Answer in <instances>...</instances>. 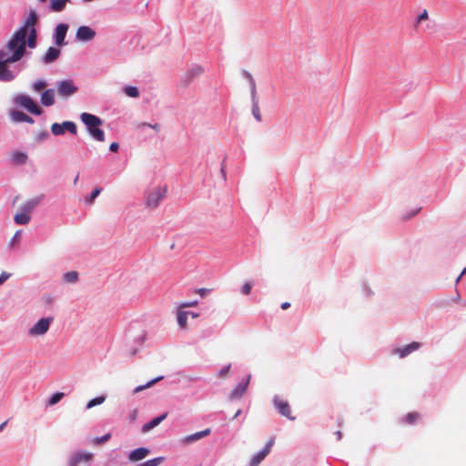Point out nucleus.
I'll list each match as a JSON object with an SVG mask.
<instances>
[{
  "label": "nucleus",
  "instance_id": "1",
  "mask_svg": "<svg viewBox=\"0 0 466 466\" xmlns=\"http://www.w3.org/2000/svg\"><path fill=\"white\" fill-rule=\"evenodd\" d=\"M38 22V15L35 10H30L23 25L13 34L5 45V50L9 58L13 61H19L25 54V47L36 46L37 33L35 25Z\"/></svg>",
  "mask_w": 466,
  "mask_h": 466
},
{
  "label": "nucleus",
  "instance_id": "2",
  "mask_svg": "<svg viewBox=\"0 0 466 466\" xmlns=\"http://www.w3.org/2000/svg\"><path fill=\"white\" fill-rule=\"evenodd\" d=\"M80 119L86 127L87 132L95 140L99 142L105 141V133L100 128V126L103 124V121L100 117L85 112L80 115Z\"/></svg>",
  "mask_w": 466,
  "mask_h": 466
},
{
  "label": "nucleus",
  "instance_id": "3",
  "mask_svg": "<svg viewBox=\"0 0 466 466\" xmlns=\"http://www.w3.org/2000/svg\"><path fill=\"white\" fill-rule=\"evenodd\" d=\"M15 63L9 58V54L5 50H0V80L8 82L14 79V74L8 69L9 64Z\"/></svg>",
  "mask_w": 466,
  "mask_h": 466
},
{
  "label": "nucleus",
  "instance_id": "4",
  "mask_svg": "<svg viewBox=\"0 0 466 466\" xmlns=\"http://www.w3.org/2000/svg\"><path fill=\"white\" fill-rule=\"evenodd\" d=\"M15 103L24 107L31 114L40 116L43 113L41 107L37 106L35 102L27 95H19L15 96Z\"/></svg>",
  "mask_w": 466,
  "mask_h": 466
},
{
  "label": "nucleus",
  "instance_id": "5",
  "mask_svg": "<svg viewBox=\"0 0 466 466\" xmlns=\"http://www.w3.org/2000/svg\"><path fill=\"white\" fill-rule=\"evenodd\" d=\"M57 93L62 97H69L76 94L78 90L77 86L72 80H63L56 84Z\"/></svg>",
  "mask_w": 466,
  "mask_h": 466
},
{
  "label": "nucleus",
  "instance_id": "6",
  "mask_svg": "<svg viewBox=\"0 0 466 466\" xmlns=\"http://www.w3.org/2000/svg\"><path fill=\"white\" fill-rule=\"evenodd\" d=\"M52 322V317L42 318L32 328H30L28 333L32 336H42L47 332Z\"/></svg>",
  "mask_w": 466,
  "mask_h": 466
},
{
  "label": "nucleus",
  "instance_id": "7",
  "mask_svg": "<svg viewBox=\"0 0 466 466\" xmlns=\"http://www.w3.org/2000/svg\"><path fill=\"white\" fill-rule=\"evenodd\" d=\"M273 403L280 415L290 420H295V417L291 415V407L288 400H285L279 396H275L273 398Z\"/></svg>",
  "mask_w": 466,
  "mask_h": 466
},
{
  "label": "nucleus",
  "instance_id": "8",
  "mask_svg": "<svg viewBox=\"0 0 466 466\" xmlns=\"http://www.w3.org/2000/svg\"><path fill=\"white\" fill-rule=\"evenodd\" d=\"M166 188L164 187H157L152 192H150L147 196V204L150 208L157 207L158 203L162 198H164L166 195Z\"/></svg>",
  "mask_w": 466,
  "mask_h": 466
},
{
  "label": "nucleus",
  "instance_id": "9",
  "mask_svg": "<svg viewBox=\"0 0 466 466\" xmlns=\"http://www.w3.org/2000/svg\"><path fill=\"white\" fill-rule=\"evenodd\" d=\"M93 460L91 452L79 451L75 453L68 461V466H78L80 463H89Z\"/></svg>",
  "mask_w": 466,
  "mask_h": 466
},
{
  "label": "nucleus",
  "instance_id": "10",
  "mask_svg": "<svg viewBox=\"0 0 466 466\" xmlns=\"http://www.w3.org/2000/svg\"><path fill=\"white\" fill-rule=\"evenodd\" d=\"M68 30V25L66 24H58L56 27L55 32V42L56 45L58 46H62L66 45L65 37L66 35V32Z\"/></svg>",
  "mask_w": 466,
  "mask_h": 466
},
{
  "label": "nucleus",
  "instance_id": "11",
  "mask_svg": "<svg viewBox=\"0 0 466 466\" xmlns=\"http://www.w3.org/2000/svg\"><path fill=\"white\" fill-rule=\"evenodd\" d=\"M96 35L95 31L86 25L78 27L76 31V38L81 41H90Z\"/></svg>",
  "mask_w": 466,
  "mask_h": 466
},
{
  "label": "nucleus",
  "instance_id": "12",
  "mask_svg": "<svg viewBox=\"0 0 466 466\" xmlns=\"http://www.w3.org/2000/svg\"><path fill=\"white\" fill-rule=\"evenodd\" d=\"M420 347V344L419 342H411L410 344L406 345L403 348H397L394 349L393 352L395 354H398L400 358H405L411 352L419 350Z\"/></svg>",
  "mask_w": 466,
  "mask_h": 466
},
{
  "label": "nucleus",
  "instance_id": "13",
  "mask_svg": "<svg viewBox=\"0 0 466 466\" xmlns=\"http://www.w3.org/2000/svg\"><path fill=\"white\" fill-rule=\"evenodd\" d=\"M43 198L44 195H41L27 200L21 206V211L29 215V213L41 202Z\"/></svg>",
  "mask_w": 466,
  "mask_h": 466
},
{
  "label": "nucleus",
  "instance_id": "14",
  "mask_svg": "<svg viewBox=\"0 0 466 466\" xmlns=\"http://www.w3.org/2000/svg\"><path fill=\"white\" fill-rule=\"evenodd\" d=\"M209 434H210V429H206L204 431H198V432H196V433H193V434L184 437L182 441L185 444H189V443L195 442V441L200 440L201 438L206 437Z\"/></svg>",
  "mask_w": 466,
  "mask_h": 466
},
{
  "label": "nucleus",
  "instance_id": "15",
  "mask_svg": "<svg viewBox=\"0 0 466 466\" xmlns=\"http://www.w3.org/2000/svg\"><path fill=\"white\" fill-rule=\"evenodd\" d=\"M41 104L45 106H51L55 104V90L46 89L41 95Z\"/></svg>",
  "mask_w": 466,
  "mask_h": 466
},
{
  "label": "nucleus",
  "instance_id": "16",
  "mask_svg": "<svg viewBox=\"0 0 466 466\" xmlns=\"http://www.w3.org/2000/svg\"><path fill=\"white\" fill-rule=\"evenodd\" d=\"M148 453L149 451L147 448H137L129 453L128 459L131 461H137L146 458Z\"/></svg>",
  "mask_w": 466,
  "mask_h": 466
},
{
  "label": "nucleus",
  "instance_id": "17",
  "mask_svg": "<svg viewBox=\"0 0 466 466\" xmlns=\"http://www.w3.org/2000/svg\"><path fill=\"white\" fill-rule=\"evenodd\" d=\"M60 50L56 47H49L46 54L43 57V61L46 64H51L56 61L60 56Z\"/></svg>",
  "mask_w": 466,
  "mask_h": 466
},
{
  "label": "nucleus",
  "instance_id": "18",
  "mask_svg": "<svg viewBox=\"0 0 466 466\" xmlns=\"http://www.w3.org/2000/svg\"><path fill=\"white\" fill-rule=\"evenodd\" d=\"M250 376L247 379V380L243 383H238L235 389L232 390L230 398L238 399L240 398L246 391L248 384L249 382Z\"/></svg>",
  "mask_w": 466,
  "mask_h": 466
},
{
  "label": "nucleus",
  "instance_id": "19",
  "mask_svg": "<svg viewBox=\"0 0 466 466\" xmlns=\"http://www.w3.org/2000/svg\"><path fill=\"white\" fill-rule=\"evenodd\" d=\"M167 414L164 413L161 416L154 418L149 422L144 424L142 427L143 432H147V431H151L152 429H154L155 427H157V425H159L167 418Z\"/></svg>",
  "mask_w": 466,
  "mask_h": 466
},
{
  "label": "nucleus",
  "instance_id": "20",
  "mask_svg": "<svg viewBox=\"0 0 466 466\" xmlns=\"http://www.w3.org/2000/svg\"><path fill=\"white\" fill-rule=\"evenodd\" d=\"M11 117L15 122H26V123H29V124H33L34 123V120H33L32 117H30L29 116H27L24 112L18 111V110L12 111L11 112Z\"/></svg>",
  "mask_w": 466,
  "mask_h": 466
},
{
  "label": "nucleus",
  "instance_id": "21",
  "mask_svg": "<svg viewBox=\"0 0 466 466\" xmlns=\"http://www.w3.org/2000/svg\"><path fill=\"white\" fill-rule=\"evenodd\" d=\"M68 2L69 0H50V9L53 12H61Z\"/></svg>",
  "mask_w": 466,
  "mask_h": 466
},
{
  "label": "nucleus",
  "instance_id": "22",
  "mask_svg": "<svg viewBox=\"0 0 466 466\" xmlns=\"http://www.w3.org/2000/svg\"><path fill=\"white\" fill-rule=\"evenodd\" d=\"M420 419V415L417 411L409 412L405 417L402 419V422L406 424H414Z\"/></svg>",
  "mask_w": 466,
  "mask_h": 466
},
{
  "label": "nucleus",
  "instance_id": "23",
  "mask_svg": "<svg viewBox=\"0 0 466 466\" xmlns=\"http://www.w3.org/2000/svg\"><path fill=\"white\" fill-rule=\"evenodd\" d=\"M14 220L18 225H26L30 221V216L23 211L16 213Z\"/></svg>",
  "mask_w": 466,
  "mask_h": 466
},
{
  "label": "nucleus",
  "instance_id": "24",
  "mask_svg": "<svg viewBox=\"0 0 466 466\" xmlns=\"http://www.w3.org/2000/svg\"><path fill=\"white\" fill-rule=\"evenodd\" d=\"M268 454L263 451H260L259 452H258L256 455H254L249 462V466H258L259 463L265 459V457L267 456Z\"/></svg>",
  "mask_w": 466,
  "mask_h": 466
},
{
  "label": "nucleus",
  "instance_id": "25",
  "mask_svg": "<svg viewBox=\"0 0 466 466\" xmlns=\"http://www.w3.org/2000/svg\"><path fill=\"white\" fill-rule=\"evenodd\" d=\"M189 312L187 311H178L177 312V323L180 326L181 329L187 328V316Z\"/></svg>",
  "mask_w": 466,
  "mask_h": 466
},
{
  "label": "nucleus",
  "instance_id": "26",
  "mask_svg": "<svg viewBox=\"0 0 466 466\" xmlns=\"http://www.w3.org/2000/svg\"><path fill=\"white\" fill-rule=\"evenodd\" d=\"M162 379H163V377H162V376H160V377H157V378H156V379H154V380H150L149 382H147V384H145V385L137 386V387L134 390L133 393H138V392H140V391H142V390H146V389H147V388H149V387L153 386L155 383H157V381L161 380Z\"/></svg>",
  "mask_w": 466,
  "mask_h": 466
},
{
  "label": "nucleus",
  "instance_id": "27",
  "mask_svg": "<svg viewBox=\"0 0 466 466\" xmlns=\"http://www.w3.org/2000/svg\"><path fill=\"white\" fill-rule=\"evenodd\" d=\"M62 126L64 127V131L66 130V131L70 132L73 135H76L77 133L76 126L72 121H64L62 123Z\"/></svg>",
  "mask_w": 466,
  "mask_h": 466
},
{
  "label": "nucleus",
  "instance_id": "28",
  "mask_svg": "<svg viewBox=\"0 0 466 466\" xmlns=\"http://www.w3.org/2000/svg\"><path fill=\"white\" fill-rule=\"evenodd\" d=\"M102 192L101 187H95L93 191L91 192L90 196L86 198V202L89 205H92L96 199V197L100 195Z\"/></svg>",
  "mask_w": 466,
  "mask_h": 466
},
{
  "label": "nucleus",
  "instance_id": "29",
  "mask_svg": "<svg viewBox=\"0 0 466 466\" xmlns=\"http://www.w3.org/2000/svg\"><path fill=\"white\" fill-rule=\"evenodd\" d=\"M78 279V273L76 271H69L64 274V280L68 283H75Z\"/></svg>",
  "mask_w": 466,
  "mask_h": 466
},
{
  "label": "nucleus",
  "instance_id": "30",
  "mask_svg": "<svg viewBox=\"0 0 466 466\" xmlns=\"http://www.w3.org/2000/svg\"><path fill=\"white\" fill-rule=\"evenodd\" d=\"M27 159V156L23 152H16L13 155V160L15 164H24Z\"/></svg>",
  "mask_w": 466,
  "mask_h": 466
},
{
  "label": "nucleus",
  "instance_id": "31",
  "mask_svg": "<svg viewBox=\"0 0 466 466\" xmlns=\"http://www.w3.org/2000/svg\"><path fill=\"white\" fill-rule=\"evenodd\" d=\"M105 400H106L105 396H99V397L94 398L87 402L86 408L91 409L96 405H100L105 401Z\"/></svg>",
  "mask_w": 466,
  "mask_h": 466
},
{
  "label": "nucleus",
  "instance_id": "32",
  "mask_svg": "<svg viewBox=\"0 0 466 466\" xmlns=\"http://www.w3.org/2000/svg\"><path fill=\"white\" fill-rule=\"evenodd\" d=\"M164 461V458L163 457H157V458H154L152 460H148L141 464H139L138 466H157L159 465L162 461Z\"/></svg>",
  "mask_w": 466,
  "mask_h": 466
},
{
  "label": "nucleus",
  "instance_id": "33",
  "mask_svg": "<svg viewBox=\"0 0 466 466\" xmlns=\"http://www.w3.org/2000/svg\"><path fill=\"white\" fill-rule=\"evenodd\" d=\"M51 131L55 136H61L65 133L62 124L58 123L52 124Z\"/></svg>",
  "mask_w": 466,
  "mask_h": 466
},
{
  "label": "nucleus",
  "instance_id": "34",
  "mask_svg": "<svg viewBox=\"0 0 466 466\" xmlns=\"http://www.w3.org/2000/svg\"><path fill=\"white\" fill-rule=\"evenodd\" d=\"M64 397V393L63 392H56L48 400V405L49 406H53L55 404H56L57 402H59L61 400V399Z\"/></svg>",
  "mask_w": 466,
  "mask_h": 466
},
{
  "label": "nucleus",
  "instance_id": "35",
  "mask_svg": "<svg viewBox=\"0 0 466 466\" xmlns=\"http://www.w3.org/2000/svg\"><path fill=\"white\" fill-rule=\"evenodd\" d=\"M125 93L130 97H137L139 93L137 87L127 86L125 88Z\"/></svg>",
  "mask_w": 466,
  "mask_h": 466
},
{
  "label": "nucleus",
  "instance_id": "36",
  "mask_svg": "<svg viewBox=\"0 0 466 466\" xmlns=\"http://www.w3.org/2000/svg\"><path fill=\"white\" fill-rule=\"evenodd\" d=\"M203 72V68L199 66H197L188 72V76L190 78H193L195 76H200Z\"/></svg>",
  "mask_w": 466,
  "mask_h": 466
},
{
  "label": "nucleus",
  "instance_id": "37",
  "mask_svg": "<svg viewBox=\"0 0 466 466\" xmlns=\"http://www.w3.org/2000/svg\"><path fill=\"white\" fill-rule=\"evenodd\" d=\"M46 86H47V83L45 80L39 79L35 82L34 89L35 91H41V90L45 89L46 87Z\"/></svg>",
  "mask_w": 466,
  "mask_h": 466
},
{
  "label": "nucleus",
  "instance_id": "38",
  "mask_svg": "<svg viewBox=\"0 0 466 466\" xmlns=\"http://www.w3.org/2000/svg\"><path fill=\"white\" fill-rule=\"evenodd\" d=\"M252 114L257 121H258V122L261 121V114H260L258 105L257 103H255L252 106Z\"/></svg>",
  "mask_w": 466,
  "mask_h": 466
},
{
  "label": "nucleus",
  "instance_id": "39",
  "mask_svg": "<svg viewBox=\"0 0 466 466\" xmlns=\"http://www.w3.org/2000/svg\"><path fill=\"white\" fill-rule=\"evenodd\" d=\"M111 435L110 433H107L100 438H96L94 440V443L95 444H101V443H104L106 441H107L109 439H110Z\"/></svg>",
  "mask_w": 466,
  "mask_h": 466
},
{
  "label": "nucleus",
  "instance_id": "40",
  "mask_svg": "<svg viewBox=\"0 0 466 466\" xmlns=\"http://www.w3.org/2000/svg\"><path fill=\"white\" fill-rule=\"evenodd\" d=\"M251 289H252V286L250 283L247 282L245 283L242 288H241V291L243 294L245 295H248L251 291Z\"/></svg>",
  "mask_w": 466,
  "mask_h": 466
},
{
  "label": "nucleus",
  "instance_id": "41",
  "mask_svg": "<svg viewBox=\"0 0 466 466\" xmlns=\"http://www.w3.org/2000/svg\"><path fill=\"white\" fill-rule=\"evenodd\" d=\"M229 370H230V364L224 367L223 369H221L220 371L218 372V376L220 378L226 377L228 374Z\"/></svg>",
  "mask_w": 466,
  "mask_h": 466
},
{
  "label": "nucleus",
  "instance_id": "42",
  "mask_svg": "<svg viewBox=\"0 0 466 466\" xmlns=\"http://www.w3.org/2000/svg\"><path fill=\"white\" fill-rule=\"evenodd\" d=\"M273 444H274V439H270L262 451H265L267 454H268Z\"/></svg>",
  "mask_w": 466,
  "mask_h": 466
},
{
  "label": "nucleus",
  "instance_id": "43",
  "mask_svg": "<svg viewBox=\"0 0 466 466\" xmlns=\"http://www.w3.org/2000/svg\"><path fill=\"white\" fill-rule=\"evenodd\" d=\"M428 19V12L427 10H424L419 16H418V23L421 22L422 20Z\"/></svg>",
  "mask_w": 466,
  "mask_h": 466
},
{
  "label": "nucleus",
  "instance_id": "44",
  "mask_svg": "<svg viewBox=\"0 0 466 466\" xmlns=\"http://www.w3.org/2000/svg\"><path fill=\"white\" fill-rule=\"evenodd\" d=\"M118 148H119V145H118V143H116V142H113V143H111V144H110V146H109V149H110L112 152H117Z\"/></svg>",
  "mask_w": 466,
  "mask_h": 466
},
{
  "label": "nucleus",
  "instance_id": "45",
  "mask_svg": "<svg viewBox=\"0 0 466 466\" xmlns=\"http://www.w3.org/2000/svg\"><path fill=\"white\" fill-rule=\"evenodd\" d=\"M9 277H10V274L3 272L0 275V285H2Z\"/></svg>",
  "mask_w": 466,
  "mask_h": 466
},
{
  "label": "nucleus",
  "instance_id": "46",
  "mask_svg": "<svg viewBox=\"0 0 466 466\" xmlns=\"http://www.w3.org/2000/svg\"><path fill=\"white\" fill-rule=\"evenodd\" d=\"M197 292H198V294H199L201 297H204V296L207 294L208 289H198L197 290Z\"/></svg>",
  "mask_w": 466,
  "mask_h": 466
},
{
  "label": "nucleus",
  "instance_id": "47",
  "mask_svg": "<svg viewBox=\"0 0 466 466\" xmlns=\"http://www.w3.org/2000/svg\"><path fill=\"white\" fill-rule=\"evenodd\" d=\"M198 304V301L188 302L182 305V307H195Z\"/></svg>",
  "mask_w": 466,
  "mask_h": 466
},
{
  "label": "nucleus",
  "instance_id": "48",
  "mask_svg": "<svg viewBox=\"0 0 466 466\" xmlns=\"http://www.w3.org/2000/svg\"><path fill=\"white\" fill-rule=\"evenodd\" d=\"M289 307H290V303H289V302H283V303L281 304V309H289Z\"/></svg>",
  "mask_w": 466,
  "mask_h": 466
},
{
  "label": "nucleus",
  "instance_id": "49",
  "mask_svg": "<svg viewBox=\"0 0 466 466\" xmlns=\"http://www.w3.org/2000/svg\"><path fill=\"white\" fill-rule=\"evenodd\" d=\"M53 300H54L53 298H51L50 296L45 298V301L47 304H51L53 302Z\"/></svg>",
  "mask_w": 466,
  "mask_h": 466
},
{
  "label": "nucleus",
  "instance_id": "50",
  "mask_svg": "<svg viewBox=\"0 0 466 466\" xmlns=\"http://www.w3.org/2000/svg\"><path fill=\"white\" fill-rule=\"evenodd\" d=\"M418 211H419V209H418V210H416L415 212L411 213V214H410V216H408V217H403V219H409V218H412L413 216H415V214H416V213H418Z\"/></svg>",
  "mask_w": 466,
  "mask_h": 466
},
{
  "label": "nucleus",
  "instance_id": "51",
  "mask_svg": "<svg viewBox=\"0 0 466 466\" xmlns=\"http://www.w3.org/2000/svg\"><path fill=\"white\" fill-rule=\"evenodd\" d=\"M7 424V420L4 421L1 425H0V431L5 427V425Z\"/></svg>",
  "mask_w": 466,
  "mask_h": 466
},
{
  "label": "nucleus",
  "instance_id": "52",
  "mask_svg": "<svg viewBox=\"0 0 466 466\" xmlns=\"http://www.w3.org/2000/svg\"><path fill=\"white\" fill-rule=\"evenodd\" d=\"M152 128L156 129V130H158L159 129V126L157 124L154 125V126H151Z\"/></svg>",
  "mask_w": 466,
  "mask_h": 466
},
{
  "label": "nucleus",
  "instance_id": "53",
  "mask_svg": "<svg viewBox=\"0 0 466 466\" xmlns=\"http://www.w3.org/2000/svg\"><path fill=\"white\" fill-rule=\"evenodd\" d=\"M336 434L338 436V440H339L341 438V435H342L341 431H339L336 432Z\"/></svg>",
  "mask_w": 466,
  "mask_h": 466
},
{
  "label": "nucleus",
  "instance_id": "54",
  "mask_svg": "<svg viewBox=\"0 0 466 466\" xmlns=\"http://www.w3.org/2000/svg\"><path fill=\"white\" fill-rule=\"evenodd\" d=\"M78 177H79V176L76 175V177L74 178V185H76L77 183Z\"/></svg>",
  "mask_w": 466,
  "mask_h": 466
},
{
  "label": "nucleus",
  "instance_id": "55",
  "mask_svg": "<svg viewBox=\"0 0 466 466\" xmlns=\"http://www.w3.org/2000/svg\"><path fill=\"white\" fill-rule=\"evenodd\" d=\"M240 413H241V410H238L236 412V414H235L234 418H237Z\"/></svg>",
  "mask_w": 466,
  "mask_h": 466
},
{
  "label": "nucleus",
  "instance_id": "56",
  "mask_svg": "<svg viewBox=\"0 0 466 466\" xmlns=\"http://www.w3.org/2000/svg\"><path fill=\"white\" fill-rule=\"evenodd\" d=\"M192 318H198V313H190Z\"/></svg>",
  "mask_w": 466,
  "mask_h": 466
},
{
  "label": "nucleus",
  "instance_id": "57",
  "mask_svg": "<svg viewBox=\"0 0 466 466\" xmlns=\"http://www.w3.org/2000/svg\"><path fill=\"white\" fill-rule=\"evenodd\" d=\"M464 272H466V268H465V269H463L462 273L459 276V278H458L457 281L461 278V276L464 274Z\"/></svg>",
  "mask_w": 466,
  "mask_h": 466
},
{
  "label": "nucleus",
  "instance_id": "58",
  "mask_svg": "<svg viewBox=\"0 0 466 466\" xmlns=\"http://www.w3.org/2000/svg\"><path fill=\"white\" fill-rule=\"evenodd\" d=\"M39 2H46V0H38Z\"/></svg>",
  "mask_w": 466,
  "mask_h": 466
}]
</instances>
